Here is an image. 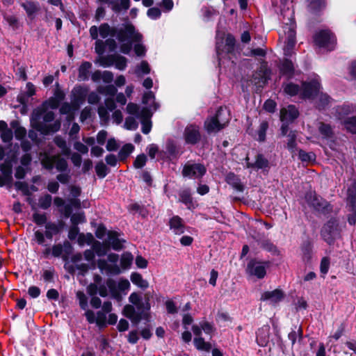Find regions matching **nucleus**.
Listing matches in <instances>:
<instances>
[{
	"label": "nucleus",
	"instance_id": "1",
	"mask_svg": "<svg viewBox=\"0 0 356 356\" xmlns=\"http://www.w3.org/2000/svg\"><path fill=\"white\" fill-rule=\"evenodd\" d=\"M58 102L54 96L44 102L42 107L34 110L31 123L33 128L42 134H49L58 131L60 128V120H54L53 111H46L45 108L55 109L58 107Z\"/></svg>",
	"mask_w": 356,
	"mask_h": 356
},
{
	"label": "nucleus",
	"instance_id": "2",
	"mask_svg": "<svg viewBox=\"0 0 356 356\" xmlns=\"http://www.w3.org/2000/svg\"><path fill=\"white\" fill-rule=\"evenodd\" d=\"M108 245L105 243L95 241L92 243V250H86L83 254L77 252L74 254L71 261L73 266H71L70 271L71 273L78 272L80 275H84L89 269L95 268V253L99 257L104 256L108 251Z\"/></svg>",
	"mask_w": 356,
	"mask_h": 356
},
{
	"label": "nucleus",
	"instance_id": "3",
	"mask_svg": "<svg viewBox=\"0 0 356 356\" xmlns=\"http://www.w3.org/2000/svg\"><path fill=\"white\" fill-rule=\"evenodd\" d=\"M129 302L133 305H127L123 309V314L132 321H139L143 314L150 309L149 298L143 302L142 298L138 293L134 292L129 297Z\"/></svg>",
	"mask_w": 356,
	"mask_h": 356
},
{
	"label": "nucleus",
	"instance_id": "4",
	"mask_svg": "<svg viewBox=\"0 0 356 356\" xmlns=\"http://www.w3.org/2000/svg\"><path fill=\"white\" fill-rule=\"evenodd\" d=\"M283 32L284 37V53L285 56H291L296 44V22L293 13L291 11L283 13Z\"/></svg>",
	"mask_w": 356,
	"mask_h": 356
},
{
	"label": "nucleus",
	"instance_id": "5",
	"mask_svg": "<svg viewBox=\"0 0 356 356\" xmlns=\"http://www.w3.org/2000/svg\"><path fill=\"white\" fill-rule=\"evenodd\" d=\"M320 88L318 77H316L309 83H303L301 88L298 85L288 83L284 87V91L290 96L299 95L302 99H310L319 94Z\"/></svg>",
	"mask_w": 356,
	"mask_h": 356
},
{
	"label": "nucleus",
	"instance_id": "6",
	"mask_svg": "<svg viewBox=\"0 0 356 356\" xmlns=\"http://www.w3.org/2000/svg\"><path fill=\"white\" fill-rule=\"evenodd\" d=\"M230 120L229 111L226 108H220L216 115L205 121V128L208 132H217L223 129Z\"/></svg>",
	"mask_w": 356,
	"mask_h": 356
},
{
	"label": "nucleus",
	"instance_id": "7",
	"mask_svg": "<svg viewBox=\"0 0 356 356\" xmlns=\"http://www.w3.org/2000/svg\"><path fill=\"white\" fill-rule=\"evenodd\" d=\"M106 285L111 297L118 302L122 300V295H126L130 289V283L127 279L121 278L118 282L113 279H108Z\"/></svg>",
	"mask_w": 356,
	"mask_h": 356
},
{
	"label": "nucleus",
	"instance_id": "8",
	"mask_svg": "<svg viewBox=\"0 0 356 356\" xmlns=\"http://www.w3.org/2000/svg\"><path fill=\"white\" fill-rule=\"evenodd\" d=\"M338 118L341 120L346 129L353 133H356V117H346L349 113H356V106L350 104H344L337 108Z\"/></svg>",
	"mask_w": 356,
	"mask_h": 356
},
{
	"label": "nucleus",
	"instance_id": "9",
	"mask_svg": "<svg viewBox=\"0 0 356 356\" xmlns=\"http://www.w3.org/2000/svg\"><path fill=\"white\" fill-rule=\"evenodd\" d=\"M41 163L47 170H52L54 167L59 172L67 170L68 165L67 161L60 155L49 156L47 154H41Z\"/></svg>",
	"mask_w": 356,
	"mask_h": 356
},
{
	"label": "nucleus",
	"instance_id": "10",
	"mask_svg": "<svg viewBox=\"0 0 356 356\" xmlns=\"http://www.w3.org/2000/svg\"><path fill=\"white\" fill-rule=\"evenodd\" d=\"M118 40L120 42L130 40L131 42H141L143 35L136 31L135 27L131 24H126L120 28L115 33Z\"/></svg>",
	"mask_w": 356,
	"mask_h": 356
},
{
	"label": "nucleus",
	"instance_id": "11",
	"mask_svg": "<svg viewBox=\"0 0 356 356\" xmlns=\"http://www.w3.org/2000/svg\"><path fill=\"white\" fill-rule=\"evenodd\" d=\"M314 42L318 47L331 51L334 48L336 38L330 31L323 30L315 35Z\"/></svg>",
	"mask_w": 356,
	"mask_h": 356
},
{
	"label": "nucleus",
	"instance_id": "12",
	"mask_svg": "<svg viewBox=\"0 0 356 356\" xmlns=\"http://www.w3.org/2000/svg\"><path fill=\"white\" fill-rule=\"evenodd\" d=\"M299 115V112L295 106L289 105L282 108L280 111V120L283 122L281 127V132L285 136L288 131V124L293 122Z\"/></svg>",
	"mask_w": 356,
	"mask_h": 356
},
{
	"label": "nucleus",
	"instance_id": "13",
	"mask_svg": "<svg viewBox=\"0 0 356 356\" xmlns=\"http://www.w3.org/2000/svg\"><path fill=\"white\" fill-rule=\"evenodd\" d=\"M340 229L336 220L332 219L324 225L321 229V236L329 244L340 236Z\"/></svg>",
	"mask_w": 356,
	"mask_h": 356
},
{
	"label": "nucleus",
	"instance_id": "14",
	"mask_svg": "<svg viewBox=\"0 0 356 356\" xmlns=\"http://www.w3.org/2000/svg\"><path fill=\"white\" fill-rule=\"evenodd\" d=\"M207 169L204 165L195 163H186L182 170L184 177L194 179L202 178L206 173Z\"/></svg>",
	"mask_w": 356,
	"mask_h": 356
},
{
	"label": "nucleus",
	"instance_id": "15",
	"mask_svg": "<svg viewBox=\"0 0 356 356\" xmlns=\"http://www.w3.org/2000/svg\"><path fill=\"white\" fill-rule=\"evenodd\" d=\"M270 266L269 261H261L256 259L251 260L247 266L246 272L250 275L262 279L266 274V268Z\"/></svg>",
	"mask_w": 356,
	"mask_h": 356
},
{
	"label": "nucleus",
	"instance_id": "16",
	"mask_svg": "<svg viewBox=\"0 0 356 356\" xmlns=\"http://www.w3.org/2000/svg\"><path fill=\"white\" fill-rule=\"evenodd\" d=\"M98 31L102 38H106L108 36H115L116 29L111 27L108 24H102L99 28L96 26H92L90 29V35L93 40H97L98 37Z\"/></svg>",
	"mask_w": 356,
	"mask_h": 356
},
{
	"label": "nucleus",
	"instance_id": "17",
	"mask_svg": "<svg viewBox=\"0 0 356 356\" xmlns=\"http://www.w3.org/2000/svg\"><path fill=\"white\" fill-rule=\"evenodd\" d=\"M12 164L6 161L0 165V187L10 186L13 183Z\"/></svg>",
	"mask_w": 356,
	"mask_h": 356
},
{
	"label": "nucleus",
	"instance_id": "18",
	"mask_svg": "<svg viewBox=\"0 0 356 356\" xmlns=\"http://www.w3.org/2000/svg\"><path fill=\"white\" fill-rule=\"evenodd\" d=\"M85 316L90 323H96L99 327L106 325V314L103 311H99L96 314L90 309L86 310Z\"/></svg>",
	"mask_w": 356,
	"mask_h": 356
},
{
	"label": "nucleus",
	"instance_id": "19",
	"mask_svg": "<svg viewBox=\"0 0 356 356\" xmlns=\"http://www.w3.org/2000/svg\"><path fill=\"white\" fill-rule=\"evenodd\" d=\"M88 92V88L85 86H78L73 88L72 91V102L76 106V108H78L80 104L84 102Z\"/></svg>",
	"mask_w": 356,
	"mask_h": 356
},
{
	"label": "nucleus",
	"instance_id": "20",
	"mask_svg": "<svg viewBox=\"0 0 356 356\" xmlns=\"http://www.w3.org/2000/svg\"><path fill=\"white\" fill-rule=\"evenodd\" d=\"M184 137L186 143H197L200 138L199 127L194 124L187 126L184 133Z\"/></svg>",
	"mask_w": 356,
	"mask_h": 356
},
{
	"label": "nucleus",
	"instance_id": "21",
	"mask_svg": "<svg viewBox=\"0 0 356 356\" xmlns=\"http://www.w3.org/2000/svg\"><path fill=\"white\" fill-rule=\"evenodd\" d=\"M72 250V245L68 241H65L63 244H56L51 248V255L54 257H62L64 259L67 258V254Z\"/></svg>",
	"mask_w": 356,
	"mask_h": 356
},
{
	"label": "nucleus",
	"instance_id": "22",
	"mask_svg": "<svg viewBox=\"0 0 356 356\" xmlns=\"http://www.w3.org/2000/svg\"><path fill=\"white\" fill-rule=\"evenodd\" d=\"M101 3L108 4L115 13L127 10L130 7V0H98Z\"/></svg>",
	"mask_w": 356,
	"mask_h": 356
},
{
	"label": "nucleus",
	"instance_id": "23",
	"mask_svg": "<svg viewBox=\"0 0 356 356\" xmlns=\"http://www.w3.org/2000/svg\"><path fill=\"white\" fill-rule=\"evenodd\" d=\"M97 264L101 272L107 275H118L120 273L118 264H111L105 259H99Z\"/></svg>",
	"mask_w": 356,
	"mask_h": 356
},
{
	"label": "nucleus",
	"instance_id": "24",
	"mask_svg": "<svg viewBox=\"0 0 356 356\" xmlns=\"http://www.w3.org/2000/svg\"><path fill=\"white\" fill-rule=\"evenodd\" d=\"M348 204L350 207L352 214H349L348 221L350 225H354L356 222V192L351 191H348Z\"/></svg>",
	"mask_w": 356,
	"mask_h": 356
},
{
	"label": "nucleus",
	"instance_id": "25",
	"mask_svg": "<svg viewBox=\"0 0 356 356\" xmlns=\"http://www.w3.org/2000/svg\"><path fill=\"white\" fill-rule=\"evenodd\" d=\"M108 239L106 243L110 245L115 250H120L123 248L124 240L119 238V234L115 231H108L107 232Z\"/></svg>",
	"mask_w": 356,
	"mask_h": 356
},
{
	"label": "nucleus",
	"instance_id": "26",
	"mask_svg": "<svg viewBox=\"0 0 356 356\" xmlns=\"http://www.w3.org/2000/svg\"><path fill=\"white\" fill-rule=\"evenodd\" d=\"M284 297V292L280 289H275L272 291L264 292L261 297L264 301H269L272 304H275L283 300Z\"/></svg>",
	"mask_w": 356,
	"mask_h": 356
},
{
	"label": "nucleus",
	"instance_id": "27",
	"mask_svg": "<svg viewBox=\"0 0 356 356\" xmlns=\"http://www.w3.org/2000/svg\"><path fill=\"white\" fill-rule=\"evenodd\" d=\"M306 199L308 202L318 211H323L328 206L326 201L323 200L321 197L316 196V194H308L306 196Z\"/></svg>",
	"mask_w": 356,
	"mask_h": 356
},
{
	"label": "nucleus",
	"instance_id": "28",
	"mask_svg": "<svg viewBox=\"0 0 356 356\" xmlns=\"http://www.w3.org/2000/svg\"><path fill=\"white\" fill-rule=\"evenodd\" d=\"M170 228L175 234L184 232L185 226L183 220L178 216H173L169 222Z\"/></svg>",
	"mask_w": 356,
	"mask_h": 356
},
{
	"label": "nucleus",
	"instance_id": "29",
	"mask_svg": "<svg viewBox=\"0 0 356 356\" xmlns=\"http://www.w3.org/2000/svg\"><path fill=\"white\" fill-rule=\"evenodd\" d=\"M63 227L62 222L56 223L48 222L45 225V236L47 238L51 240L54 235L58 234Z\"/></svg>",
	"mask_w": 356,
	"mask_h": 356
},
{
	"label": "nucleus",
	"instance_id": "30",
	"mask_svg": "<svg viewBox=\"0 0 356 356\" xmlns=\"http://www.w3.org/2000/svg\"><path fill=\"white\" fill-rule=\"evenodd\" d=\"M226 181L236 191L243 192L244 191V184L241 182L239 177L234 173H229L227 175Z\"/></svg>",
	"mask_w": 356,
	"mask_h": 356
},
{
	"label": "nucleus",
	"instance_id": "31",
	"mask_svg": "<svg viewBox=\"0 0 356 356\" xmlns=\"http://www.w3.org/2000/svg\"><path fill=\"white\" fill-rule=\"evenodd\" d=\"M127 111L129 114L134 115L138 119L147 115L148 113V110L146 108L140 109L137 104L134 103L128 104L127 106Z\"/></svg>",
	"mask_w": 356,
	"mask_h": 356
},
{
	"label": "nucleus",
	"instance_id": "32",
	"mask_svg": "<svg viewBox=\"0 0 356 356\" xmlns=\"http://www.w3.org/2000/svg\"><path fill=\"white\" fill-rule=\"evenodd\" d=\"M130 279L134 284L142 289H145L149 286L148 282L144 280L143 276L138 273H132Z\"/></svg>",
	"mask_w": 356,
	"mask_h": 356
},
{
	"label": "nucleus",
	"instance_id": "33",
	"mask_svg": "<svg viewBox=\"0 0 356 356\" xmlns=\"http://www.w3.org/2000/svg\"><path fill=\"white\" fill-rule=\"evenodd\" d=\"M92 67L90 62L85 61L81 63L79 67V79L80 81H86L89 77V72Z\"/></svg>",
	"mask_w": 356,
	"mask_h": 356
},
{
	"label": "nucleus",
	"instance_id": "34",
	"mask_svg": "<svg viewBox=\"0 0 356 356\" xmlns=\"http://www.w3.org/2000/svg\"><path fill=\"white\" fill-rule=\"evenodd\" d=\"M268 326L263 327L259 330L257 333V342L260 346H265L268 341Z\"/></svg>",
	"mask_w": 356,
	"mask_h": 356
},
{
	"label": "nucleus",
	"instance_id": "35",
	"mask_svg": "<svg viewBox=\"0 0 356 356\" xmlns=\"http://www.w3.org/2000/svg\"><path fill=\"white\" fill-rule=\"evenodd\" d=\"M135 147L131 143H127L122 147L118 152V159L121 161H125L134 152Z\"/></svg>",
	"mask_w": 356,
	"mask_h": 356
},
{
	"label": "nucleus",
	"instance_id": "36",
	"mask_svg": "<svg viewBox=\"0 0 356 356\" xmlns=\"http://www.w3.org/2000/svg\"><path fill=\"white\" fill-rule=\"evenodd\" d=\"M55 144L61 149L62 154L65 156L70 154V149L67 147L66 141L61 136H57L54 138Z\"/></svg>",
	"mask_w": 356,
	"mask_h": 356
},
{
	"label": "nucleus",
	"instance_id": "37",
	"mask_svg": "<svg viewBox=\"0 0 356 356\" xmlns=\"http://www.w3.org/2000/svg\"><path fill=\"white\" fill-rule=\"evenodd\" d=\"M268 161L262 155L259 154L257 156L254 163H248V168H255L257 169H264L268 167Z\"/></svg>",
	"mask_w": 356,
	"mask_h": 356
},
{
	"label": "nucleus",
	"instance_id": "38",
	"mask_svg": "<svg viewBox=\"0 0 356 356\" xmlns=\"http://www.w3.org/2000/svg\"><path fill=\"white\" fill-rule=\"evenodd\" d=\"M105 43L107 44H111L113 47L115 46V41L112 39L106 40L105 42L101 40L97 39L95 42V52L99 56H102L105 51Z\"/></svg>",
	"mask_w": 356,
	"mask_h": 356
},
{
	"label": "nucleus",
	"instance_id": "39",
	"mask_svg": "<svg viewBox=\"0 0 356 356\" xmlns=\"http://www.w3.org/2000/svg\"><path fill=\"white\" fill-rule=\"evenodd\" d=\"M194 345L197 350L209 352L211 348V345L206 342L202 337H195Z\"/></svg>",
	"mask_w": 356,
	"mask_h": 356
},
{
	"label": "nucleus",
	"instance_id": "40",
	"mask_svg": "<svg viewBox=\"0 0 356 356\" xmlns=\"http://www.w3.org/2000/svg\"><path fill=\"white\" fill-rule=\"evenodd\" d=\"M179 200L186 204L188 209L193 207L191 195L188 190H183L180 192Z\"/></svg>",
	"mask_w": 356,
	"mask_h": 356
},
{
	"label": "nucleus",
	"instance_id": "41",
	"mask_svg": "<svg viewBox=\"0 0 356 356\" xmlns=\"http://www.w3.org/2000/svg\"><path fill=\"white\" fill-rule=\"evenodd\" d=\"M33 221L38 226L46 225L47 223V216L45 213H40L39 211H35L33 213Z\"/></svg>",
	"mask_w": 356,
	"mask_h": 356
},
{
	"label": "nucleus",
	"instance_id": "42",
	"mask_svg": "<svg viewBox=\"0 0 356 356\" xmlns=\"http://www.w3.org/2000/svg\"><path fill=\"white\" fill-rule=\"evenodd\" d=\"M134 257L130 252H124L120 259V266L123 269L129 268L133 261Z\"/></svg>",
	"mask_w": 356,
	"mask_h": 356
},
{
	"label": "nucleus",
	"instance_id": "43",
	"mask_svg": "<svg viewBox=\"0 0 356 356\" xmlns=\"http://www.w3.org/2000/svg\"><path fill=\"white\" fill-rule=\"evenodd\" d=\"M113 65L115 68L120 70H124L127 67V60L125 57L113 54Z\"/></svg>",
	"mask_w": 356,
	"mask_h": 356
},
{
	"label": "nucleus",
	"instance_id": "44",
	"mask_svg": "<svg viewBox=\"0 0 356 356\" xmlns=\"http://www.w3.org/2000/svg\"><path fill=\"white\" fill-rule=\"evenodd\" d=\"M325 6V0H309L308 7L311 12L315 13Z\"/></svg>",
	"mask_w": 356,
	"mask_h": 356
},
{
	"label": "nucleus",
	"instance_id": "45",
	"mask_svg": "<svg viewBox=\"0 0 356 356\" xmlns=\"http://www.w3.org/2000/svg\"><path fill=\"white\" fill-rule=\"evenodd\" d=\"M318 130L323 138L325 139L331 138L332 136V130L329 124L321 122L319 124Z\"/></svg>",
	"mask_w": 356,
	"mask_h": 356
},
{
	"label": "nucleus",
	"instance_id": "46",
	"mask_svg": "<svg viewBox=\"0 0 356 356\" xmlns=\"http://www.w3.org/2000/svg\"><path fill=\"white\" fill-rule=\"evenodd\" d=\"M113 54L106 56H100L96 60V63L104 67H108L113 65Z\"/></svg>",
	"mask_w": 356,
	"mask_h": 356
},
{
	"label": "nucleus",
	"instance_id": "47",
	"mask_svg": "<svg viewBox=\"0 0 356 356\" xmlns=\"http://www.w3.org/2000/svg\"><path fill=\"white\" fill-rule=\"evenodd\" d=\"M280 70L283 74L291 75L294 70L293 63L288 59L284 60L281 64Z\"/></svg>",
	"mask_w": 356,
	"mask_h": 356
},
{
	"label": "nucleus",
	"instance_id": "48",
	"mask_svg": "<svg viewBox=\"0 0 356 356\" xmlns=\"http://www.w3.org/2000/svg\"><path fill=\"white\" fill-rule=\"evenodd\" d=\"M52 202V197L50 195L46 194L41 196L38 200V206L42 209H47L50 207Z\"/></svg>",
	"mask_w": 356,
	"mask_h": 356
},
{
	"label": "nucleus",
	"instance_id": "49",
	"mask_svg": "<svg viewBox=\"0 0 356 356\" xmlns=\"http://www.w3.org/2000/svg\"><path fill=\"white\" fill-rule=\"evenodd\" d=\"M140 120H141L143 133L145 134H149L152 129V122L149 120V112L147 115H145L143 118H140Z\"/></svg>",
	"mask_w": 356,
	"mask_h": 356
},
{
	"label": "nucleus",
	"instance_id": "50",
	"mask_svg": "<svg viewBox=\"0 0 356 356\" xmlns=\"http://www.w3.org/2000/svg\"><path fill=\"white\" fill-rule=\"evenodd\" d=\"M95 172L99 178H104L108 172V169L102 161H99L95 165Z\"/></svg>",
	"mask_w": 356,
	"mask_h": 356
},
{
	"label": "nucleus",
	"instance_id": "51",
	"mask_svg": "<svg viewBox=\"0 0 356 356\" xmlns=\"http://www.w3.org/2000/svg\"><path fill=\"white\" fill-rule=\"evenodd\" d=\"M149 72V65L145 60H143L138 65H137L135 70V73L138 76L141 74H147Z\"/></svg>",
	"mask_w": 356,
	"mask_h": 356
},
{
	"label": "nucleus",
	"instance_id": "52",
	"mask_svg": "<svg viewBox=\"0 0 356 356\" xmlns=\"http://www.w3.org/2000/svg\"><path fill=\"white\" fill-rule=\"evenodd\" d=\"M93 241V236L91 234H80L77 238V242L79 245L83 246L85 244L90 245Z\"/></svg>",
	"mask_w": 356,
	"mask_h": 356
},
{
	"label": "nucleus",
	"instance_id": "53",
	"mask_svg": "<svg viewBox=\"0 0 356 356\" xmlns=\"http://www.w3.org/2000/svg\"><path fill=\"white\" fill-rule=\"evenodd\" d=\"M268 124L266 122H262L260 124L259 128L257 131V140L259 141H264L266 139V134L268 129Z\"/></svg>",
	"mask_w": 356,
	"mask_h": 356
},
{
	"label": "nucleus",
	"instance_id": "54",
	"mask_svg": "<svg viewBox=\"0 0 356 356\" xmlns=\"http://www.w3.org/2000/svg\"><path fill=\"white\" fill-rule=\"evenodd\" d=\"M97 91L101 94L113 97L116 94L117 89L113 85H108L104 87H99Z\"/></svg>",
	"mask_w": 356,
	"mask_h": 356
},
{
	"label": "nucleus",
	"instance_id": "55",
	"mask_svg": "<svg viewBox=\"0 0 356 356\" xmlns=\"http://www.w3.org/2000/svg\"><path fill=\"white\" fill-rule=\"evenodd\" d=\"M76 298L79 300L81 308L83 310H88V298L86 294L81 291L76 292Z\"/></svg>",
	"mask_w": 356,
	"mask_h": 356
},
{
	"label": "nucleus",
	"instance_id": "56",
	"mask_svg": "<svg viewBox=\"0 0 356 356\" xmlns=\"http://www.w3.org/2000/svg\"><path fill=\"white\" fill-rule=\"evenodd\" d=\"M22 7L24 8L29 16H31L33 14H34L38 10L35 3L32 1H28L22 3Z\"/></svg>",
	"mask_w": 356,
	"mask_h": 356
},
{
	"label": "nucleus",
	"instance_id": "57",
	"mask_svg": "<svg viewBox=\"0 0 356 356\" xmlns=\"http://www.w3.org/2000/svg\"><path fill=\"white\" fill-rule=\"evenodd\" d=\"M235 38L233 35L228 34L225 38V49L227 53H231L234 48Z\"/></svg>",
	"mask_w": 356,
	"mask_h": 356
},
{
	"label": "nucleus",
	"instance_id": "58",
	"mask_svg": "<svg viewBox=\"0 0 356 356\" xmlns=\"http://www.w3.org/2000/svg\"><path fill=\"white\" fill-rule=\"evenodd\" d=\"M78 108H76V106L73 104H70L67 102L63 103L60 108V112L61 114H70L73 111H76Z\"/></svg>",
	"mask_w": 356,
	"mask_h": 356
},
{
	"label": "nucleus",
	"instance_id": "59",
	"mask_svg": "<svg viewBox=\"0 0 356 356\" xmlns=\"http://www.w3.org/2000/svg\"><path fill=\"white\" fill-rule=\"evenodd\" d=\"M0 137L3 143H10L13 138V132L8 128L0 133Z\"/></svg>",
	"mask_w": 356,
	"mask_h": 356
},
{
	"label": "nucleus",
	"instance_id": "60",
	"mask_svg": "<svg viewBox=\"0 0 356 356\" xmlns=\"http://www.w3.org/2000/svg\"><path fill=\"white\" fill-rule=\"evenodd\" d=\"M299 158L302 161H312L315 160L316 156L312 152H306L303 150H300L299 151Z\"/></svg>",
	"mask_w": 356,
	"mask_h": 356
},
{
	"label": "nucleus",
	"instance_id": "61",
	"mask_svg": "<svg viewBox=\"0 0 356 356\" xmlns=\"http://www.w3.org/2000/svg\"><path fill=\"white\" fill-rule=\"evenodd\" d=\"M4 19L13 29L16 30L19 27L18 19L15 16L6 15L4 16Z\"/></svg>",
	"mask_w": 356,
	"mask_h": 356
},
{
	"label": "nucleus",
	"instance_id": "62",
	"mask_svg": "<svg viewBox=\"0 0 356 356\" xmlns=\"http://www.w3.org/2000/svg\"><path fill=\"white\" fill-rule=\"evenodd\" d=\"M330 261L328 257H323L321 259L320 270L321 274L323 275V277H325V275L327 273L330 268Z\"/></svg>",
	"mask_w": 356,
	"mask_h": 356
},
{
	"label": "nucleus",
	"instance_id": "63",
	"mask_svg": "<svg viewBox=\"0 0 356 356\" xmlns=\"http://www.w3.org/2000/svg\"><path fill=\"white\" fill-rule=\"evenodd\" d=\"M124 127L129 130H135L138 127V122L133 117H128L125 120Z\"/></svg>",
	"mask_w": 356,
	"mask_h": 356
},
{
	"label": "nucleus",
	"instance_id": "64",
	"mask_svg": "<svg viewBox=\"0 0 356 356\" xmlns=\"http://www.w3.org/2000/svg\"><path fill=\"white\" fill-rule=\"evenodd\" d=\"M200 326L204 332L207 334L211 335L215 332V327H213V324L207 321L201 322Z\"/></svg>",
	"mask_w": 356,
	"mask_h": 356
}]
</instances>
